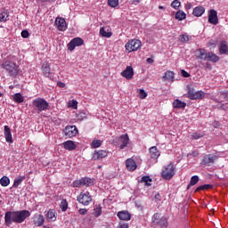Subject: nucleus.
I'll use <instances>...</instances> for the list:
<instances>
[{
	"label": "nucleus",
	"mask_w": 228,
	"mask_h": 228,
	"mask_svg": "<svg viewBox=\"0 0 228 228\" xmlns=\"http://www.w3.org/2000/svg\"><path fill=\"white\" fill-rule=\"evenodd\" d=\"M31 216L29 210L7 211L4 216V222L7 227L12 224H22L26 218Z\"/></svg>",
	"instance_id": "f257e3e1"
},
{
	"label": "nucleus",
	"mask_w": 228,
	"mask_h": 228,
	"mask_svg": "<svg viewBox=\"0 0 228 228\" xmlns=\"http://www.w3.org/2000/svg\"><path fill=\"white\" fill-rule=\"evenodd\" d=\"M32 104L37 111H46L49 110V102L44 100V98H37L33 100Z\"/></svg>",
	"instance_id": "f03ea898"
},
{
	"label": "nucleus",
	"mask_w": 228,
	"mask_h": 228,
	"mask_svg": "<svg viewBox=\"0 0 228 228\" xmlns=\"http://www.w3.org/2000/svg\"><path fill=\"white\" fill-rule=\"evenodd\" d=\"M2 67L8 72V74H10V76H17V74H19V68H17L15 62L6 61L2 64Z\"/></svg>",
	"instance_id": "7ed1b4c3"
},
{
	"label": "nucleus",
	"mask_w": 228,
	"mask_h": 228,
	"mask_svg": "<svg viewBox=\"0 0 228 228\" xmlns=\"http://www.w3.org/2000/svg\"><path fill=\"white\" fill-rule=\"evenodd\" d=\"M187 94L188 98L191 101L201 100L206 97V93H204V91H195V89L191 87L189 88Z\"/></svg>",
	"instance_id": "20e7f679"
},
{
	"label": "nucleus",
	"mask_w": 228,
	"mask_h": 228,
	"mask_svg": "<svg viewBox=\"0 0 228 228\" xmlns=\"http://www.w3.org/2000/svg\"><path fill=\"white\" fill-rule=\"evenodd\" d=\"M115 145H119V149L122 151L129 145V135L127 134H122L119 137H116L114 140Z\"/></svg>",
	"instance_id": "39448f33"
},
{
	"label": "nucleus",
	"mask_w": 228,
	"mask_h": 228,
	"mask_svg": "<svg viewBox=\"0 0 228 228\" xmlns=\"http://www.w3.org/2000/svg\"><path fill=\"white\" fill-rule=\"evenodd\" d=\"M152 224L153 225H159L161 228H167V217L161 216V214L159 213H156L153 215Z\"/></svg>",
	"instance_id": "423d86ee"
},
{
	"label": "nucleus",
	"mask_w": 228,
	"mask_h": 228,
	"mask_svg": "<svg viewBox=\"0 0 228 228\" xmlns=\"http://www.w3.org/2000/svg\"><path fill=\"white\" fill-rule=\"evenodd\" d=\"M125 47L128 53H133V51H138V49L142 47V42H140V40L137 39H133L127 42Z\"/></svg>",
	"instance_id": "0eeeda50"
},
{
	"label": "nucleus",
	"mask_w": 228,
	"mask_h": 228,
	"mask_svg": "<svg viewBox=\"0 0 228 228\" xmlns=\"http://www.w3.org/2000/svg\"><path fill=\"white\" fill-rule=\"evenodd\" d=\"M161 175L163 179H171L173 175H175V171L174 169V165H167L165 169L162 171Z\"/></svg>",
	"instance_id": "6e6552de"
},
{
	"label": "nucleus",
	"mask_w": 228,
	"mask_h": 228,
	"mask_svg": "<svg viewBox=\"0 0 228 228\" xmlns=\"http://www.w3.org/2000/svg\"><path fill=\"white\" fill-rule=\"evenodd\" d=\"M77 200L80 204H83L84 206H88V204L92 202V196L88 191L81 192L77 197Z\"/></svg>",
	"instance_id": "1a4fd4ad"
},
{
	"label": "nucleus",
	"mask_w": 228,
	"mask_h": 228,
	"mask_svg": "<svg viewBox=\"0 0 228 228\" xmlns=\"http://www.w3.org/2000/svg\"><path fill=\"white\" fill-rule=\"evenodd\" d=\"M83 44H85V41L81 37H75L68 44V50L74 51L76 47H79Z\"/></svg>",
	"instance_id": "9d476101"
},
{
	"label": "nucleus",
	"mask_w": 228,
	"mask_h": 228,
	"mask_svg": "<svg viewBox=\"0 0 228 228\" xmlns=\"http://www.w3.org/2000/svg\"><path fill=\"white\" fill-rule=\"evenodd\" d=\"M218 159V156L213 154H208L203 157L202 163L207 167H211L215 161Z\"/></svg>",
	"instance_id": "9b49d317"
},
{
	"label": "nucleus",
	"mask_w": 228,
	"mask_h": 228,
	"mask_svg": "<svg viewBox=\"0 0 228 228\" xmlns=\"http://www.w3.org/2000/svg\"><path fill=\"white\" fill-rule=\"evenodd\" d=\"M208 22L216 26L218 24V12L215 9H211L208 12Z\"/></svg>",
	"instance_id": "f8f14e48"
},
{
	"label": "nucleus",
	"mask_w": 228,
	"mask_h": 228,
	"mask_svg": "<svg viewBox=\"0 0 228 228\" xmlns=\"http://www.w3.org/2000/svg\"><path fill=\"white\" fill-rule=\"evenodd\" d=\"M66 138H74L77 134V128L76 126H66L64 129Z\"/></svg>",
	"instance_id": "ddd939ff"
},
{
	"label": "nucleus",
	"mask_w": 228,
	"mask_h": 228,
	"mask_svg": "<svg viewBox=\"0 0 228 228\" xmlns=\"http://www.w3.org/2000/svg\"><path fill=\"white\" fill-rule=\"evenodd\" d=\"M122 77H125V79L131 80L133 77L134 76V69H133V66H127L122 72H121Z\"/></svg>",
	"instance_id": "4468645a"
},
{
	"label": "nucleus",
	"mask_w": 228,
	"mask_h": 228,
	"mask_svg": "<svg viewBox=\"0 0 228 228\" xmlns=\"http://www.w3.org/2000/svg\"><path fill=\"white\" fill-rule=\"evenodd\" d=\"M55 26L59 31H66L67 30V21L63 18H56L55 19Z\"/></svg>",
	"instance_id": "2eb2a0df"
},
{
	"label": "nucleus",
	"mask_w": 228,
	"mask_h": 228,
	"mask_svg": "<svg viewBox=\"0 0 228 228\" xmlns=\"http://www.w3.org/2000/svg\"><path fill=\"white\" fill-rule=\"evenodd\" d=\"M4 134L7 143H13V137L12 136V129H10V126H4Z\"/></svg>",
	"instance_id": "dca6fc26"
},
{
	"label": "nucleus",
	"mask_w": 228,
	"mask_h": 228,
	"mask_svg": "<svg viewBox=\"0 0 228 228\" xmlns=\"http://www.w3.org/2000/svg\"><path fill=\"white\" fill-rule=\"evenodd\" d=\"M108 156V151L104 150L95 151L93 155V159L94 161H99V159H102L103 158H106Z\"/></svg>",
	"instance_id": "f3484780"
},
{
	"label": "nucleus",
	"mask_w": 228,
	"mask_h": 228,
	"mask_svg": "<svg viewBox=\"0 0 228 228\" xmlns=\"http://www.w3.org/2000/svg\"><path fill=\"white\" fill-rule=\"evenodd\" d=\"M117 216L119 218V220H123L125 222H128V220H131V214L126 210L118 212Z\"/></svg>",
	"instance_id": "a211bd4d"
},
{
	"label": "nucleus",
	"mask_w": 228,
	"mask_h": 228,
	"mask_svg": "<svg viewBox=\"0 0 228 228\" xmlns=\"http://www.w3.org/2000/svg\"><path fill=\"white\" fill-rule=\"evenodd\" d=\"M45 222V218L44 217V216L36 215L34 216V225H37V227H42Z\"/></svg>",
	"instance_id": "6ab92c4d"
},
{
	"label": "nucleus",
	"mask_w": 228,
	"mask_h": 228,
	"mask_svg": "<svg viewBox=\"0 0 228 228\" xmlns=\"http://www.w3.org/2000/svg\"><path fill=\"white\" fill-rule=\"evenodd\" d=\"M126 167L129 172H134V169L137 167L136 162L133 159H126Z\"/></svg>",
	"instance_id": "aec40b11"
},
{
	"label": "nucleus",
	"mask_w": 228,
	"mask_h": 228,
	"mask_svg": "<svg viewBox=\"0 0 228 228\" xmlns=\"http://www.w3.org/2000/svg\"><path fill=\"white\" fill-rule=\"evenodd\" d=\"M206 12V8L204 6H197L193 9L192 14L194 17H202Z\"/></svg>",
	"instance_id": "412c9836"
},
{
	"label": "nucleus",
	"mask_w": 228,
	"mask_h": 228,
	"mask_svg": "<svg viewBox=\"0 0 228 228\" xmlns=\"http://www.w3.org/2000/svg\"><path fill=\"white\" fill-rule=\"evenodd\" d=\"M100 35L106 38H110L113 34L111 33V28L110 27H102L100 28Z\"/></svg>",
	"instance_id": "4be33fe9"
},
{
	"label": "nucleus",
	"mask_w": 228,
	"mask_h": 228,
	"mask_svg": "<svg viewBox=\"0 0 228 228\" xmlns=\"http://www.w3.org/2000/svg\"><path fill=\"white\" fill-rule=\"evenodd\" d=\"M42 72L45 77L51 76V65L49 62H44L42 65Z\"/></svg>",
	"instance_id": "5701e85b"
},
{
	"label": "nucleus",
	"mask_w": 228,
	"mask_h": 228,
	"mask_svg": "<svg viewBox=\"0 0 228 228\" xmlns=\"http://www.w3.org/2000/svg\"><path fill=\"white\" fill-rule=\"evenodd\" d=\"M45 216L49 222H56V210L49 209Z\"/></svg>",
	"instance_id": "b1692460"
},
{
	"label": "nucleus",
	"mask_w": 228,
	"mask_h": 228,
	"mask_svg": "<svg viewBox=\"0 0 228 228\" xmlns=\"http://www.w3.org/2000/svg\"><path fill=\"white\" fill-rule=\"evenodd\" d=\"M63 147L66 149V151H75V149L77 147L76 143L72 141H67L63 142Z\"/></svg>",
	"instance_id": "393cba45"
},
{
	"label": "nucleus",
	"mask_w": 228,
	"mask_h": 228,
	"mask_svg": "<svg viewBox=\"0 0 228 228\" xmlns=\"http://www.w3.org/2000/svg\"><path fill=\"white\" fill-rule=\"evenodd\" d=\"M162 79L163 81H170L171 83H174V71H166Z\"/></svg>",
	"instance_id": "a878e982"
},
{
	"label": "nucleus",
	"mask_w": 228,
	"mask_h": 228,
	"mask_svg": "<svg viewBox=\"0 0 228 228\" xmlns=\"http://www.w3.org/2000/svg\"><path fill=\"white\" fill-rule=\"evenodd\" d=\"M173 108L181 110V108H186V102H181L179 99H176L173 102Z\"/></svg>",
	"instance_id": "bb28decb"
},
{
	"label": "nucleus",
	"mask_w": 228,
	"mask_h": 228,
	"mask_svg": "<svg viewBox=\"0 0 228 228\" xmlns=\"http://www.w3.org/2000/svg\"><path fill=\"white\" fill-rule=\"evenodd\" d=\"M150 154L153 159H158V158H159L160 153L159 151H158V148L156 146H153L150 149Z\"/></svg>",
	"instance_id": "cd10ccee"
},
{
	"label": "nucleus",
	"mask_w": 228,
	"mask_h": 228,
	"mask_svg": "<svg viewBox=\"0 0 228 228\" xmlns=\"http://www.w3.org/2000/svg\"><path fill=\"white\" fill-rule=\"evenodd\" d=\"M93 215L96 218L101 216V215H102V207H101V205H95L93 211Z\"/></svg>",
	"instance_id": "c85d7f7f"
},
{
	"label": "nucleus",
	"mask_w": 228,
	"mask_h": 228,
	"mask_svg": "<svg viewBox=\"0 0 228 228\" xmlns=\"http://www.w3.org/2000/svg\"><path fill=\"white\" fill-rule=\"evenodd\" d=\"M12 100L14 102L20 104L21 102H24V96H22L20 93H17L14 95H12Z\"/></svg>",
	"instance_id": "c756f323"
},
{
	"label": "nucleus",
	"mask_w": 228,
	"mask_h": 228,
	"mask_svg": "<svg viewBox=\"0 0 228 228\" xmlns=\"http://www.w3.org/2000/svg\"><path fill=\"white\" fill-rule=\"evenodd\" d=\"M220 59L218 58V56H216V54L213 53H208L207 54V61H214L215 63H216V61H218Z\"/></svg>",
	"instance_id": "7c9ffc66"
},
{
	"label": "nucleus",
	"mask_w": 228,
	"mask_h": 228,
	"mask_svg": "<svg viewBox=\"0 0 228 228\" xmlns=\"http://www.w3.org/2000/svg\"><path fill=\"white\" fill-rule=\"evenodd\" d=\"M219 53L221 54H228V46L225 42H222L220 48H219Z\"/></svg>",
	"instance_id": "2f4dec72"
},
{
	"label": "nucleus",
	"mask_w": 228,
	"mask_h": 228,
	"mask_svg": "<svg viewBox=\"0 0 228 228\" xmlns=\"http://www.w3.org/2000/svg\"><path fill=\"white\" fill-rule=\"evenodd\" d=\"M197 183H199V176L198 175H194L191 178L190 183L187 185V190H190V188H191V186H195V184H197Z\"/></svg>",
	"instance_id": "473e14b6"
},
{
	"label": "nucleus",
	"mask_w": 228,
	"mask_h": 228,
	"mask_svg": "<svg viewBox=\"0 0 228 228\" xmlns=\"http://www.w3.org/2000/svg\"><path fill=\"white\" fill-rule=\"evenodd\" d=\"M26 179V176H20L18 178H16L14 180L13 183V188H19V186H20V184H22V181H24Z\"/></svg>",
	"instance_id": "72a5a7b5"
},
{
	"label": "nucleus",
	"mask_w": 228,
	"mask_h": 228,
	"mask_svg": "<svg viewBox=\"0 0 228 228\" xmlns=\"http://www.w3.org/2000/svg\"><path fill=\"white\" fill-rule=\"evenodd\" d=\"M175 19L176 20H184L186 19V13L183 11H178L175 13Z\"/></svg>",
	"instance_id": "f704fd0d"
},
{
	"label": "nucleus",
	"mask_w": 228,
	"mask_h": 228,
	"mask_svg": "<svg viewBox=\"0 0 228 228\" xmlns=\"http://www.w3.org/2000/svg\"><path fill=\"white\" fill-rule=\"evenodd\" d=\"M0 184L1 186H4V188H6V186H9L10 184V178L8 176H3L0 179Z\"/></svg>",
	"instance_id": "c9c22d12"
},
{
	"label": "nucleus",
	"mask_w": 228,
	"mask_h": 228,
	"mask_svg": "<svg viewBox=\"0 0 228 228\" xmlns=\"http://www.w3.org/2000/svg\"><path fill=\"white\" fill-rule=\"evenodd\" d=\"M82 182L84 186H93L94 184V179L88 177L82 178Z\"/></svg>",
	"instance_id": "e433bc0d"
},
{
	"label": "nucleus",
	"mask_w": 228,
	"mask_h": 228,
	"mask_svg": "<svg viewBox=\"0 0 228 228\" xmlns=\"http://www.w3.org/2000/svg\"><path fill=\"white\" fill-rule=\"evenodd\" d=\"M198 58H200V60H208V53H206V50L200 49Z\"/></svg>",
	"instance_id": "4c0bfd02"
},
{
	"label": "nucleus",
	"mask_w": 228,
	"mask_h": 228,
	"mask_svg": "<svg viewBox=\"0 0 228 228\" xmlns=\"http://www.w3.org/2000/svg\"><path fill=\"white\" fill-rule=\"evenodd\" d=\"M101 145H102V142L101 140H94L91 142V147L93 149H99V147H101Z\"/></svg>",
	"instance_id": "58836bf2"
},
{
	"label": "nucleus",
	"mask_w": 228,
	"mask_h": 228,
	"mask_svg": "<svg viewBox=\"0 0 228 228\" xmlns=\"http://www.w3.org/2000/svg\"><path fill=\"white\" fill-rule=\"evenodd\" d=\"M68 108H72V110H77V101L76 100L69 101Z\"/></svg>",
	"instance_id": "ea45409f"
},
{
	"label": "nucleus",
	"mask_w": 228,
	"mask_h": 228,
	"mask_svg": "<svg viewBox=\"0 0 228 228\" xmlns=\"http://www.w3.org/2000/svg\"><path fill=\"white\" fill-rule=\"evenodd\" d=\"M60 208L61 211H67V209L69 208V203L67 202L66 200H62L61 201Z\"/></svg>",
	"instance_id": "a19ab883"
},
{
	"label": "nucleus",
	"mask_w": 228,
	"mask_h": 228,
	"mask_svg": "<svg viewBox=\"0 0 228 228\" xmlns=\"http://www.w3.org/2000/svg\"><path fill=\"white\" fill-rule=\"evenodd\" d=\"M142 182L144 183L146 186H151V183H152V179H151V176H142Z\"/></svg>",
	"instance_id": "79ce46f5"
},
{
	"label": "nucleus",
	"mask_w": 228,
	"mask_h": 228,
	"mask_svg": "<svg viewBox=\"0 0 228 228\" xmlns=\"http://www.w3.org/2000/svg\"><path fill=\"white\" fill-rule=\"evenodd\" d=\"M202 137H204V133L202 132H196L191 134V138H193V140H199L200 138Z\"/></svg>",
	"instance_id": "37998d69"
},
{
	"label": "nucleus",
	"mask_w": 228,
	"mask_h": 228,
	"mask_svg": "<svg viewBox=\"0 0 228 228\" xmlns=\"http://www.w3.org/2000/svg\"><path fill=\"white\" fill-rule=\"evenodd\" d=\"M73 188H81V186H84L83 184V178H81L80 180H76L75 182H73Z\"/></svg>",
	"instance_id": "c03bdc74"
},
{
	"label": "nucleus",
	"mask_w": 228,
	"mask_h": 228,
	"mask_svg": "<svg viewBox=\"0 0 228 228\" xmlns=\"http://www.w3.org/2000/svg\"><path fill=\"white\" fill-rule=\"evenodd\" d=\"M181 6V2L179 0H174L171 3V8H174L175 10H178Z\"/></svg>",
	"instance_id": "a18cd8bd"
},
{
	"label": "nucleus",
	"mask_w": 228,
	"mask_h": 228,
	"mask_svg": "<svg viewBox=\"0 0 228 228\" xmlns=\"http://www.w3.org/2000/svg\"><path fill=\"white\" fill-rule=\"evenodd\" d=\"M8 20V12H3L0 13V22H6Z\"/></svg>",
	"instance_id": "49530a36"
},
{
	"label": "nucleus",
	"mask_w": 228,
	"mask_h": 228,
	"mask_svg": "<svg viewBox=\"0 0 228 228\" xmlns=\"http://www.w3.org/2000/svg\"><path fill=\"white\" fill-rule=\"evenodd\" d=\"M147 92H145V90L143 89H140L139 90V93H138V97L139 99H147Z\"/></svg>",
	"instance_id": "de8ad7c7"
},
{
	"label": "nucleus",
	"mask_w": 228,
	"mask_h": 228,
	"mask_svg": "<svg viewBox=\"0 0 228 228\" xmlns=\"http://www.w3.org/2000/svg\"><path fill=\"white\" fill-rule=\"evenodd\" d=\"M108 4L111 8H117V5L118 4V0H108Z\"/></svg>",
	"instance_id": "09e8293b"
},
{
	"label": "nucleus",
	"mask_w": 228,
	"mask_h": 228,
	"mask_svg": "<svg viewBox=\"0 0 228 228\" xmlns=\"http://www.w3.org/2000/svg\"><path fill=\"white\" fill-rule=\"evenodd\" d=\"M152 197L155 202H159V200H161V194H159V192H153Z\"/></svg>",
	"instance_id": "8fccbe9b"
},
{
	"label": "nucleus",
	"mask_w": 228,
	"mask_h": 228,
	"mask_svg": "<svg viewBox=\"0 0 228 228\" xmlns=\"http://www.w3.org/2000/svg\"><path fill=\"white\" fill-rule=\"evenodd\" d=\"M188 40H190V37H188V35H181L180 36V41L188 42Z\"/></svg>",
	"instance_id": "3c124183"
},
{
	"label": "nucleus",
	"mask_w": 228,
	"mask_h": 228,
	"mask_svg": "<svg viewBox=\"0 0 228 228\" xmlns=\"http://www.w3.org/2000/svg\"><path fill=\"white\" fill-rule=\"evenodd\" d=\"M21 37L22 38H28V37H29V32H28V30H22Z\"/></svg>",
	"instance_id": "603ef678"
},
{
	"label": "nucleus",
	"mask_w": 228,
	"mask_h": 228,
	"mask_svg": "<svg viewBox=\"0 0 228 228\" xmlns=\"http://www.w3.org/2000/svg\"><path fill=\"white\" fill-rule=\"evenodd\" d=\"M181 74L183 77H190V73H188L186 70L182 69Z\"/></svg>",
	"instance_id": "864d4df0"
},
{
	"label": "nucleus",
	"mask_w": 228,
	"mask_h": 228,
	"mask_svg": "<svg viewBox=\"0 0 228 228\" xmlns=\"http://www.w3.org/2000/svg\"><path fill=\"white\" fill-rule=\"evenodd\" d=\"M79 215H86L88 213V210L86 208H80L78 210Z\"/></svg>",
	"instance_id": "5fc2aeb1"
},
{
	"label": "nucleus",
	"mask_w": 228,
	"mask_h": 228,
	"mask_svg": "<svg viewBox=\"0 0 228 228\" xmlns=\"http://www.w3.org/2000/svg\"><path fill=\"white\" fill-rule=\"evenodd\" d=\"M191 8H193L191 3L185 4V10H191Z\"/></svg>",
	"instance_id": "6e6d98bb"
},
{
	"label": "nucleus",
	"mask_w": 228,
	"mask_h": 228,
	"mask_svg": "<svg viewBox=\"0 0 228 228\" xmlns=\"http://www.w3.org/2000/svg\"><path fill=\"white\" fill-rule=\"evenodd\" d=\"M118 228H129V224H126V223H120L119 226Z\"/></svg>",
	"instance_id": "4d7b16f0"
},
{
	"label": "nucleus",
	"mask_w": 228,
	"mask_h": 228,
	"mask_svg": "<svg viewBox=\"0 0 228 228\" xmlns=\"http://www.w3.org/2000/svg\"><path fill=\"white\" fill-rule=\"evenodd\" d=\"M57 86H59V88H65V83L63 82H58Z\"/></svg>",
	"instance_id": "13d9d810"
},
{
	"label": "nucleus",
	"mask_w": 228,
	"mask_h": 228,
	"mask_svg": "<svg viewBox=\"0 0 228 228\" xmlns=\"http://www.w3.org/2000/svg\"><path fill=\"white\" fill-rule=\"evenodd\" d=\"M213 186L211 184H205V185H203V190H209Z\"/></svg>",
	"instance_id": "bf43d9fd"
},
{
	"label": "nucleus",
	"mask_w": 228,
	"mask_h": 228,
	"mask_svg": "<svg viewBox=\"0 0 228 228\" xmlns=\"http://www.w3.org/2000/svg\"><path fill=\"white\" fill-rule=\"evenodd\" d=\"M201 190H204L203 185L199 186V187L195 190V191H201Z\"/></svg>",
	"instance_id": "052dcab7"
},
{
	"label": "nucleus",
	"mask_w": 228,
	"mask_h": 228,
	"mask_svg": "<svg viewBox=\"0 0 228 228\" xmlns=\"http://www.w3.org/2000/svg\"><path fill=\"white\" fill-rule=\"evenodd\" d=\"M146 61H147V63H154V60H152L151 58H148Z\"/></svg>",
	"instance_id": "680f3d73"
},
{
	"label": "nucleus",
	"mask_w": 228,
	"mask_h": 228,
	"mask_svg": "<svg viewBox=\"0 0 228 228\" xmlns=\"http://www.w3.org/2000/svg\"><path fill=\"white\" fill-rule=\"evenodd\" d=\"M159 10H165V7L163 5L159 6Z\"/></svg>",
	"instance_id": "e2e57ef3"
},
{
	"label": "nucleus",
	"mask_w": 228,
	"mask_h": 228,
	"mask_svg": "<svg viewBox=\"0 0 228 228\" xmlns=\"http://www.w3.org/2000/svg\"><path fill=\"white\" fill-rule=\"evenodd\" d=\"M50 0H41L42 3H49Z\"/></svg>",
	"instance_id": "0e129e2a"
},
{
	"label": "nucleus",
	"mask_w": 228,
	"mask_h": 228,
	"mask_svg": "<svg viewBox=\"0 0 228 228\" xmlns=\"http://www.w3.org/2000/svg\"><path fill=\"white\" fill-rule=\"evenodd\" d=\"M136 3H140V0H134Z\"/></svg>",
	"instance_id": "69168bd1"
},
{
	"label": "nucleus",
	"mask_w": 228,
	"mask_h": 228,
	"mask_svg": "<svg viewBox=\"0 0 228 228\" xmlns=\"http://www.w3.org/2000/svg\"><path fill=\"white\" fill-rule=\"evenodd\" d=\"M0 97H3V94L2 93H0Z\"/></svg>",
	"instance_id": "338daca9"
},
{
	"label": "nucleus",
	"mask_w": 228,
	"mask_h": 228,
	"mask_svg": "<svg viewBox=\"0 0 228 228\" xmlns=\"http://www.w3.org/2000/svg\"><path fill=\"white\" fill-rule=\"evenodd\" d=\"M0 204H1V200H0Z\"/></svg>",
	"instance_id": "774afa93"
}]
</instances>
